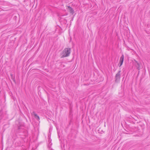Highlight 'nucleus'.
<instances>
[{"instance_id":"nucleus-4","label":"nucleus","mask_w":150,"mask_h":150,"mask_svg":"<svg viewBox=\"0 0 150 150\" xmlns=\"http://www.w3.org/2000/svg\"><path fill=\"white\" fill-rule=\"evenodd\" d=\"M134 61L135 62V63H134V65L137 67V69L138 70H139L140 69V64L135 59L134 60Z\"/></svg>"},{"instance_id":"nucleus-11","label":"nucleus","mask_w":150,"mask_h":150,"mask_svg":"<svg viewBox=\"0 0 150 150\" xmlns=\"http://www.w3.org/2000/svg\"><path fill=\"white\" fill-rule=\"evenodd\" d=\"M18 129H23L21 126H18Z\"/></svg>"},{"instance_id":"nucleus-5","label":"nucleus","mask_w":150,"mask_h":150,"mask_svg":"<svg viewBox=\"0 0 150 150\" xmlns=\"http://www.w3.org/2000/svg\"><path fill=\"white\" fill-rule=\"evenodd\" d=\"M1 19H2V20L3 21L4 20L5 21L6 20L7 17L6 15L2 14L1 15Z\"/></svg>"},{"instance_id":"nucleus-6","label":"nucleus","mask_w":150,"mask_h":150,"mask_svg":"<svg viewBox=\"0 0 150 150\" xmlns=\"http://www.w3.org/2000/svg\"><path fill=\"white\" fill-rule=\"evenodd\" d=\"M124 59V55L123 54H122L120 57L119 62H121L122 63H123Z\"/></svg>"},{"instance_id":"nucleus-1","label":"nucleus","mask_w":150,"mask_h":150,"mask_svg":"<svg viewBox=\"0 0 150 150\" xmlns=\"http://www.w3.org/2000/svg\"><path fill=\"white\" fill-rule=\"evenodd\" d=\"M71 49L69 48H65L61 53V58H63L69 56L71 52Z\"/></svg>"},{"instance_id":"nucleus-10","label":"nucleus","mask_w":150,"mask_h":150,"mask_svg":"<svg viewBox=\"0 0 150 150\" xmlns=\"http://www.w3.org/2000/svg\"><path fill=\"white\" fill-rule=\"evenodd\" d=\"M32 115H33L34 116H35V115H37V114L35 113V111H33L32 112Z\"/></svg>"},{"instance_id":"nucleus-3","label":"nucleus","mask_w":150,"mask_h":150,"mask_svg":"<svg viewBox=\"0 0 150 150\" xmlns=\"http://www.w3.org/2000/svg\"><path fill=\"white\" fill-rule=\"evenodd\" d=\"M68 7L67 9L70 13L73 14L74 13V10L73 8L69 6H67Z\"/></svg>"},{"instance_id":"nucleus-2","label":"nucleus","mask_w":150,"mask_h":150,"mask_svg":"<svg viewBox=\"0 0 150 150\" xmlns=\"http://www.w3.org/2000/svg\"><path fill=\"white\" fill-rule=\"evenodd\" d=\"M121 70H119L115 75V81L116 83H118L120 81L121 78Z\"/></svg>"},{"instance_id":"nucleus-8","label":"nucleus","mask_w":150,"mask_h":150,"mask_svg":"<svg viewBox=\"0 0 150 150\" xmlns=\"http://www.w3.org/2000/svg\"><path fill=\"white\" fill-rule=\"evenodd\" d=\"M35 118L37 119V120H40V117L39 116L37 115H35L34 116Z\"/></svg>"},{"instance_id":"nucleus-12","label":"nucleus","mask_w":150,"mask_h":150,"mask_svg":"<svg viewBox=\"0 0 150 150\" xmlns=\"http://www.w3.org/2000/svg\"><path fill=\"white\" fill-rule=\"evenodd\" d=\"M71 112V109H70V112Z\"/></svg>"},{"instance_id":"nucleus-7","label":"nucleus","mask_w":150,"mask_h":150,"mask_svg":"<svg viewBox=\"0 0 150 150\" xmlns=\"http://www.w3.org/2000/svg\"><path fill=\"white\" fill-rule=\"evenodd\" d=\"M11 79L14 82L16 83L15 80V76L14 75H13V74H11Z\"/></svg>"},{"instance_id":"nucleus-9","label":"nucleus","mask_w":150,"mask_h":150,"mask_svg":"<svg viewBox=\"0 0 150 150\" xmlns=\"http://www.w3.org/2000/svg\"><path fill=\"white\" fill-rule=\"evenodd\" d=\"M123 63L121 62H119V64H118V65L119 66V67H120L122 64Z\"/></svg>"}]
</instances>
